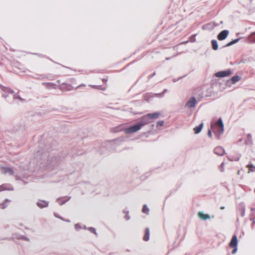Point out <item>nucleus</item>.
Listing matches in <instances>:
<instances>
[{
  "instance_id": "0e129e2a",
  "label": "nucleus",
  "mask_w": 255,
  "mask_h": 255,
  "mask_svg": "<svg viewBox=\"0 0 255 255\" xmlns=\"http://www.w3.org/2000/svg\"><path fill=\"white\" fill-rule=\"evenodd\" d=\"M16 244L18 245L19 244V243L18 242H17Z\"/></svg>"
},
{
  "instance_id": "9b49d317",
  "label": "nucleus",
  "mask_w": 255,
  "mask_h": 255,
  "mask_svg": "<svg viewBox=\"0 0 255 255\" xmlns=\"http://www.w3.org/2000/svg\"><path fill=\"white\" fill-rule=\"evenodd\" d=\"M213 152L219 156H223L225 153V150L222 146H218L214 149Z\"/></svg>"
},
{
  "instance_id": "e433bc0d",
  "label": "nucleus",
  "mask_w": 255,
  "mask_h": 255,
  "mask_svg": "<svg viewBox=\"0 0 255 255\" xmlns=\"http://www.w3.org/2000/svg\"><path fill=\"white\" fill-rule=\"evenodd\" d=\"M54 215L56 218H59L62 220H64V219L63 217L60 216L57 213H55Z\"/></svg>"
},
{
  "instance_id": "393cba45",
  "label": "nucleus",
  "mask_w": 255,
  "mask_h": 255,
  "mask_svg": "<svg viewBox=\"0 0 255 255\" xmlns=\"http://www.w3.org/2000/svg\"><path fill=\"white\" fill-rule=\"evenodd\" d=\"M241 155L240 154V155H238L236 156H233V155H230L229 156L227 157L228 159L230 161H238L240 160V158H241Z\"/></svg>"
},
{
  "instance_id": "4c0bfd02",
  "label": "nucleus",
  "mask_w": 255,
  "mask_h": 255,
  "mask_svg": "<svg viewBox=\"0 0 255 255\" xmlns=\"http://www.w3.org/2000/svg\"><path fill=\"white\" fill-rule=\"evenodd\" d=\"M207 134H208L209 137H210L211 138L212 137V129H208Z\"/></svg>"
},
{
  "instance_id": "8fccbe9b",
  "label": "nucleus",
  "mask_w": 255,
  "mask_h": 255,
  "mask_svg": "<svg viewBox=\"0 0 255 255\" xmlns=\"http://www.w3.org/2000/svg\"><path fill=\"white\" fill-rule=\"evenodd\" d=\"M82 86H84V87H85V85H84V84L80 85V86H78V87L76 88V89H78L79 87H82Z\"/></svg>"
},
{
  "instance_id": "5701e85b",
  "label": "nucleus",
  "mask_w": 255,
  "mask_h": 255,
  "mask_svg": "<svg viewBox=\"0 0 255 255\" xmlns=\"http://www.w3.org/2000/svg\"><path fill=\"white\" fill-rule=\"evenodd\" d=\"M240 79L241 77L238 75H236L233 76L227 82H230L232 84H235L236 83L240 81Z\"/></svg>"
},
{
  "instance_id": "052dcab7",
  "label": "nucleus",
  "mask_w": 255,
  "mask_h": 255,
  "mask_svg": "<svg viewBox=\"0 0 255 255\" xmlns=\"http://www.w3.org/2000/svg\"><path fill=\"white\" fill-rule=\"evenodd\" d=\"M82 153H77V155H82Z\"/></svg>"
},
{
  "instance_id": "2f4dec72",
  "label": "nucleus",
  "mask_w": 255,
  "mask_h": 255,
  "mask_svg": "<svg viewBox=\"0 0 255 255\" xmlns=\"http://www.w3.org/2000/svg\"><path fill=\"white\" fill-rule=\"evenodd\" d=\"M164 121H159L156 123V127L157 128H158L159 127H162L164 125Z\"/></svg>"
},
{
  "instance_id": "f8f14e48",
  "label": "nucleus",
  "mask_w": 255,
  "mask_h": 255,
  "mask_svg": "<svg viewBox=\"0 0 255 255\" xmlns=\"http://www.w3.org/2000/svg\"><path fill=\"white\" fill-rule=\"evenodd\" d=\"M36 205L39 208L43 209L49 206V202L44 200L38 199L36 202Z\"/></svg>"
},
{
  "instance_id": "e2e57ef3",
  "label": "nucleus",
  "mask_w": 255,
  "mask_h": 255,
  "mask_svg": "<svg viewBox=\"0 0 255 255\" xmlns=\"http://www.w3.org/2000/svg\"><path fill=\"white\" fill-rule=\"evenodd\" d=\"M220 23H221V24H222V23H223V21H221L220 22Z\"/></svg>"
},
{
  "instance_id": "49530a36",
  "label": "nucleus",
  "mask_w": 255,
  "mask_h": 255,
  "mask_svg": "<svg viewBox=\"0 0 255 255\" xmlns=\"http://www.w3.org/2000/svg\"><path fill=\"white\" fill-rule=\"evenodd\" d=\"M167 91V89H164V90L162 91V92H161V93L163 94V97L164 96V95H165V93H166Z\"/></svg>"
},
{
  "instance_id": "a211bd4d",
  "label": "nucleus",
  "mask_w": 255,
  "mask_h": 255,
  "mask_svg": "<svg viewBox=\"0 0 255 255\" xmlns=\"http://www.w3.org/2000/svg\"><path fill=\"white\" fill-rule=\"evenodd\" d=\"M1 171L3 174H8L9 175H12L14 173L13 171L8 167H2L1 168Z\"/></svg>"
},
{
  "instance_id": "4d7b16f0",
  "label": "nucleus",
  "mask_w": 255,
  "mask_h": 255,
  "mask_svg": "<svg viewBox=\"0 0 255 255\" xmlns=\"http://www.w3.org/2000/svg\"><path fill=\"white\" fill-rule=\"evenodd\" d=\"M16 178H17V180L20 179V177L19 176H18L17 175Z\"/></svg>"
},
{
  "instance_id": "c85d7f7f",
  "label": "nucleus",
  "mask_w": 255,
  "mask_h": 255,
  "mask_svg": "<svg viewBox=\"0 0 255 255\" xmlns=\"http://www.w3.org/2000/svg\"><path fill=\"white\" fill-rule=\"evenodd\" d=\"M88 230H89L91 233H94L96 236L97 235L96 229L94 227H88Z\"/></svg>"
},
{
  "instance_id": "b1692460",
  "label": "nucleus",
  "mask_w": 255,
  "mask_h": 255,
  "mask_svg": "<svg viewBox=\"0 0 255 255\" xmlns=\"http://www.w3.org/2000/svg\"><path fill=\"white\" fill-rule=\"evenodd\" d=\"M212 44V47L213 50H217L219 48L218 43L217 40L213 39L211 41Z\"/></svg>"
},
{
  "instance_id": "680f3d73",
  "label": "nucleus",
  "mask_w": 255,
  "mask_h": 255,
  "mask_svg": "<svg viewBox=\"0 0 255 255\" xmlns=\"http://www.w3.org/2000/svg\"><path fill=\"white\" fill-rule=\"evenodd\" d=\"M224 208H225L224 207H221V209H224Z\"/></svg>"
},
{
  "instance_id": "a18cd8bd",
  "label": "nucleus",
  "mask_w": 255,
  "mask_h": 255,
  "mask_svg": "<svg viewBox=\"0 0 255 255\" xmlns=\"http://www.w3.org/2000/svg\"><path fill=\"white\" fill-rule=\"evenodd\" d=\"M247 138L252 139V134L251 133H249L247 134Z\"/></svg>"
},
{
  "instance_id": "72a5a7b5",
  "label": "nucleus",
  "mask_w": 255,
  "mask_h": 255,
  "mask_svg": "<svg viewBox=\"0 0 255 255\" xmlns=\"http://www.w3.org/2000/svg\"><path fill=\"white\" fill-rule=\"evenodd\" d=\"M17 100H19L20 101H21V102H25L26 101L25 99H24L22 98H21L18 95V93H17Z\"/></svg>"
},
{
  "instance_id": "2eb2a0df",
  "label": "nucleus",
  "mask_w": 255,
  "mask_h": 255,
  "mask_svg": "<svg viewBox=\"0 0 255 255\" xmlns=\"http://www.w3.org/2000/svg\"><path fill=\"white\" fill-rule=\"evenodd\" d=\"M238 209L240 212V215L243 217L245 214L246 207L244 203H240L238 206Z\"/></svg>"
},
{
  "instance_id": "603ef678",
  "label": "nucleus",
  "mask_w": 255,
  "mask_h": 255,
  "mask_svg": "<svg viewBox=\"0 0 255 255\" xmlns=\"http://www.w3.org/2000/svg\"><path fill=\"white\" fill-rule=\"evenodd\" d=\"M103 81L104 83H106V82L108 81V79H103Z\"/></svg>"
},
{
  "instance_id": "f03ea898",
  "label": "nucleus",
  "mask_w": 255,
  "mask_h": 255,
  "mask_svg": "<svg viewBox=\"0 0 255 255\" xmlns=\"http://www.w3.org/2000/svg\"><path fill=\"white\" fill-rule=\"evenodd\" d=\"M119 140V138L107 140L103 142L99 147L98 152L101 154H107L108 152L114 150L116 148V142Z\"/></svg>"
},
{
  "instance_id": "de8ad7c7",
  "label": "nucleus",
  "mask_w": 255,
  "mask_h": 255,
  "mask_svg": "<svg viewBox=\"0 0 255 255\" xmlns=\"http://www.w3.org/2000/svg\"><path fill=\"white\" fill-rule=\"evenodd\" d=\"M150 126H151V128H150V129L148 130V131H147L148 132L151 131V130L153 128V127L154 126V124H152Z\"/></svg>"
},
{
  "instance_id": "864d4df0",
  "label": "nucleus",
  "mask_w": 255,
  "mask_h": 255,
  "mask_svg": "<svg viewBox=\"0 0 255 255\" xmlns=\"http://www.w3.org/2000/svg\"><path fill=\"white\" fill-rule=\"evenodd\" d=\"M177 189L174 190L173 193H175L177 191ZM172 193V191H171L170 195H171Z\"/></svg>"
},
{
  "instance_id": "13d9d810",
  "label": "nucleus",
  "mask_w": 255,
  "mask_h": 255,
  "mask_svg": "<svg viewBox=\"0 0 255 255\" xmlns=\"http://www.w3.org/2000/svg\"><path fill=\"white\" fill-rule=\"evenodd\" d=\"M39 55V56H41L42 57H45V56L43 55L42 54H40V55Z\"/></svg>"
},
{
  "instance_id": "6ab92c4d",
  "label": "nucleus",
  "mask_w": 255,
  "mask_h": 255,
  "mask_svg": "<svg viewBox=\"0 0 255 255\" xmlns=\"http://www.w3.org/2000/svg\"><path fill=\"white\" fill-rule=\"evenodd\" d=\"M204 127V123L202 122L200 123L198 126L195 127L193 130L195 134L199 133Z\"/></svg>"
},
{
  "instance_id": "f257e3e1",
  "label": "nucleus",
  "mask_w": 255,
  "mask_h": 255,
  "mask_svg": "<svg viewBox=\"0 0 255 255\" xmlns=\"http://www.w3.org/2000/svg\"><path fill=\"white\" fill-rule=\"evenodd\" d=\"M39 148L40 149L38 150L35 154V158L37 159V161L40 164L44 163V164H48L49 163H52V160L54 158L55 159H57L56 156H52V155L55 153L52 152L56 149L55 145L56 141L55 140H52L51 141L46 143L44 145L42 142H39Z\"/></svg>"
},
{
  "instance_id": "412c9836",
  "label": "nucleus",
  "mask_w": 255,
  "mask_h": 255,
  "mask_svg": "<svg viewBox=\"0 0 255 255\" xmlns=\"http://www.w3.org/2000/svg\"><path fill=\"white\" fill-rule=\"evenodd\" d=\"M13 190L12 187L11 185L6 184H3L0 186V192L4 191V190Z\"/></svg>"
},
{
  "instance_id": "bf43d9fd",
  "label": "nucleus",
  "mask_w": 255,
  "mask_h": 255,
  "mask_svg": "<svg viewBox=\"0 0 255 255\" xmlns=\"http://www.w3.org/2000/svg\"><path fill=\"white\" fill-rule=\"evenodd\" d=\"M171 58V57H167L166 58V60H168Z\"/></svg>"
},
{
  "instance_id": "c03bdc74",
  "label": "nucleus",
  "mask_w": 255,
  "mask_h": 255,
  "mask_svg": "<svg viewBox=\"0 0 255 255\" xmlns=\"http://www.w3.org/2000/svg\"><path fill=\"white\" fill-rule=\"evenodd\" d=\"M185 76H186V75H185L184 76H182V77H180L178 78L177 79H174L173 80V82H176L177 81H178L179 80H180V79H182V78L184 77Z\"/></svg>"
},
{
  "instance_id": "ddd939ff",
  "label": "nucleus",
  "mask_w": 255,
  "mask_h": 255,
  "mask_svg": "<svg viewBox=\"0 0 255 255\" xmlns=\"http://www.w3.org/2000/svg\"><path fill=\"white\" fill-rule=\"evenodd\" d=\"M238 238L236 235H234L231 239V240L229 243V247L232 248L233 247H238Z\"/></svg>"
},
{
  "instance_id": "58836bf2",
  "label": "nucleus",
  "mask_w": 255,
  "mask_h": 255,
  "mask_svg": "<svg viewBox=\"0 0 255 255\" xmlns=\"http://www.w3.org/2000/svg\"><path fill=\"white\" fill-rule=\"evenodd\" d=\"M156 75V72H154L152 75H149L147 77V80L149 81L150 79H151L152 77H153Z\"/></svg>"
},
{
  "instance_id": "ea45409f",
  "label": "nucleus",
  "mask_w": 255,
  "mask_h": 255,
  "mask_svg": "<svg viewBox=\"0 0 255 255\" xmlns=\"http://www.w3.org/2000/svg\"><path fill=\"white\" fill-rule=\"evenodd\" d=\"M210 25H211V23H207L206 24L203 25L202 28L204 29H208V26Z\"/></svg>"
},
{
  "instance_id": "6e6552de",
  "label": "nucleus",
  "mask_w": 255,
  "mask_h": 255,
  "mask_svg": "<svg viewBox=\"0 0 255 255\" xmlns=\"http://www.w3.org/2000/svg\"><path fill=\"white\" fill-rule=\"evenodd\" d=\"M229 34V31L227 29H225L219 33L217 35V39L220 41H222L226 39Z\"/></svg>"
},
{
  "instance_id": "0eeeda50",
  "label": "nucleus",
  "mask_w": 255,
  "mask_h": 255,
  "mask_svg": "<svg viewBox=\"0 0 255 255\" xmlns=\"http://www.w3.org/2000/svg\"><path fill=\"white\" fill-rule=\"evenodd\" d=\"M232 74V71L231 69H228L225 70L220 71L216 72L215 76L218 78H223L229 76Z\"/></svg>"
},
{
  "instance_id": "7c9ffc66",
  "label": "nucleus",
  "mask_w": 255,
  "mask_h": 255,
  "mask_svg": "<svg viewBox=\"0 0 255 255\" xmlns=\"http://www.w3.org/2000/svg\"><path fill=\"white\" fill-rule=\"evenodd\" d=\"M75 229L76 231H79L80 229H82L81 225L80 223H77L75 225Z\"/></svg>"
},
{
  "instance_id": "aec40b11",
  "label": "nucleus",
  "mask_w": 255,
  "mask_h": 255,
  "mask_svg": "<svg viewBox=\"0 0 255 255\" xmlns=\"http://www.w3.org/2000/svg\"><path fill=\"white\" fill-rule=\"evenodd\" d=\"M150 237V232L149 229L148 228H146L144 231V235L143 237V241L147 242L149 241Z\"/></svg>"
},
{
  "instance_id": "f704fd0d",
  "label": "nucleus",
  "mask_w": 255,
  "mask_h": 255,
  "mask_svg": "<svg viewBox=\"0 0 255 255\" xmlns=\"http://www.w3.org/2000/svg\"><path fill=\"white\" fill-rule=\"evenodd\" d=\"M232 248L233 249V250H232L231 253L232 254H233V255L237 253V251H238V247H233Z\"/></svg>"
},
{
  "instance_id": "423d86ee",
  "label": "nucleus",
  "mask_w": 255,
  "mask_h": 255,
  "mask_svg": "<svg viewBox=\"0 0 255 255\" xmlns=\"http://www.w3.org/2000/svg\"><path fill=\"white\" fill-rule=\"evenodd\" d=\"M144 100L148 102H150L151 99L154 97L162 98L163 97V94L160 93H147L143 96Z\"/></svg>"
},
{
  "instance_id": "3c124183",
  "label": "nucleus",
  "mask_w": 255,
  "mask_h": 255,
  "mask_svg": "<svg viewBox=\"0 0 255 255\" xmlns=\"http://www.w3.org/2000/svg\"><path fill=\"white\" fill-rule=\"evenodd\" d=\"M82 229H84L85 230H88V228L85 225H84L83 227H82Z\"/></svg>"
},
{
  "instance_id": "1a4fd4ad",
  "label": "nucleus",
  "mask_w": 255,
  "mask_h": 255,
  "mask_svg": "<svg viewBox=\"0 0 255 255\" xmlns=\"http://www.w3.org/2000/svg\"><path fill=\"white\" fill-rule=\"evenodd\" d=\"M197 103L196 99L195 97H191L189 100L185 104L186 107H188L190 108H194Z\"/></svg>"
},
{
  "instance_id": "69168bd1",
  "label": "nucleus",
  "mask_w": 255,
  "mask_h": 255,
  "mask_svg": "<svg viewBox=\"0 0 255 255\" xmlns=\"http://www.w3.org/2000/svg\"><path fill=\"white\" fill-rule=\"evenodd\" d=\"M188 41H186V42H185V43H187Z\"/></svg>"
},
{
  "instance_id": "09e8293b",
  "label": "nucleus",
  "mask_w": 255,
  "mask_h": 255,
  "mask_svg": "<svg viewBox=\"0 0 255 255\" xmlns=\"http://www.w3.org/2000/svg\"><path fill=\"white\" fill-rule=\"evenodd\" d=\"M123 213H125L126 214H128L129 211H128V210H123Z\"/></svg>"
},
{
  "instance_id": "bb28decb",
  "label": "nucleus",
  "mask_w": 255,
  "mask_h": 255,
  "mask_svg": "<svg viewBox=\"0 0 255 255\" xmlns=\"http://www.w3.org/2000/svg\"><path fill=\"white\" fill-rule=\"evenodd\" d=\"M247 167L249 168L250 172H254L255 171V165L251 162L249 163Z\"/></svg>"
},
{
  "instance_id": "37998d69",
  "label": "nucleus",
  "mask_w": 255,
  "mask_h": 255,
  "mask_svg": "<svg viewBox=\"0 0 255 255\" xmlns=\"http://www.w3.org/2000/svg\"><path fill=\"white\" fill-rule=\"evenodd\" d=\"M250 220L251 221H252V225H251V227L252 229H253L254 228V224H255V219H253V218H250Z\"/></svg>"
},
{
  "instance_id": "c756f323",
  "label": "nucleus",
  "mask_w": 255,
  "mask_h": 255,
  "mask_svg": "<svg viewBox=\"0 0 255 255\" xmlns=\"http://www.w3.org/2000/svg\"><path fill=\"white\" fill-rule=\"evenodd\" d=\"M245 143L246 145H252L253 144L252 139H248V138H247L245 141Z\"/></svg>"
},
{
  "instance_id": "39448f33",
  "label": "nucleus",
  "mask_w": 255,
  "mask_h": 255,
  "mask_svg": "<svg viewBox=\"0 0 255 255\" xmlns=\"http://www.w3.org/2000/svg\"><path fill=\"white\" fill-rule=\"evenodd\" d=\"M160 115V113L158 112L148 113L144 116H143L140 118L145 125L151 123L154 119H156L159 118Z\"/></svg>"
},
{
  "instance_id": "a19ab883",
  "label": "nucleus",
  "mask_w": 255,
  "mask_h": 255,
  "mask_svg": "<svg viewBox=\"0 0 255 255\" xmlns=\"http://www.w3.org/2000/svg\"><path fill=\"white\" fill-rule=\"evenodd\" d=\"M102 86H98V85H92V87L94 89H102L101 87Z\"/></svg>"
},
{
  "instance_id": "6e6d98bb",
  "label": "nucleus",
  "mask_w": 255,
  "mask_h": 255,
  "mask_svg": "<svg viewBox=\"0 0 255 255\" xmlns=\"http://www.w3.org/2000/svg\"><path fill=\"white\" fill-rule=\"evenodd\" d=\"M251 210L253 212L255 211V208H251Z\"/></svg>"
},
{
  "instance_id": "4468645a",
  "label": "nucleus",
  "mask_w": 255,
  "mask_h": 255,
  "mask_svg": "<svg viewBox=\"0 0 255 255\" xmlns=\"http://www.w3.org/2000/svg\"><path fill=\"white\" fill-rule=\"evenodd\" d=\"M245 42L249 44L255 43V31L252 32L247 38L245 39Z\"/></svg>"
},
{
  "instance_id": "5fc2aeb1",
  "label": "nucleus",
  "mask_w": 255,
  "mask_h": 255,
  "mask_svg": "<svg viewBox=\"0 0 255 255\" xmlns=\"http://www.w3.org/2000/svg\"><path fill=\"white\" fill-rule=\"evenodd\" d=\"M64 221H66L67 222H68V223L70 222V220L69 219H67V220L64 219Z\"/></svg>"
},
{
  "instance_id": "9d476101",
  "label": "nucleus",
  "mask_w": 255,
  "mask_h": 255,
  "mask_svg": "<svg viewBox=\"0 0 255 255\" xmlns=\"http://www.w3.org/2000/svg\"><path fill=\"white\" fill-rule=\"evenodd\" d=\"M70 199H71L70 196H63V197H59L57 199L56 202L60 206H62V205H64V204H65L67 202L69 201L70 200Z\"/></svg>"
},
{
  "instance_id": "a878e982",
  "label": "nucleus",
  "mask_w": 255,
  "mask_h": 255,
  "mask_svg": "<svg viewBox=\"0 0 255 255\" xmlns=\"http://www.w3.org/2000/svg\"><path fill=\"white\" fill-rule=\"evenodd\" d=\"M17 240H20L26 242H29V239L25 236L17 233Z\"/></svg>"
},
{
  "instance_id": "7ed1b4c3",
  "label": "nucleus",
  "mask_w": 255,
  "mask_h": 255,
  "mask_svg": "<svg viewBox=\"0 0 255 255\" xmlns=\"http://www.w3.org/2000/svg\"><path fill=\"white\" fill-rule=\"evenodd\" d=\"M224 125L222 119L220 117L216 123V128L214 131L216 138L218 140L221 138V135L224 133Z\"/></svg>"
},
{
  "instance_id": "c9c22d12",
  "label": "nucleus",
  "mask_w": 255,
  "mask_h": 255,
  "mask_svg": "<svg viewBox=\"0 0 255 255\" xmlns=\"http://www.w3.org/2000/svg\"><path fill=\"white\" fill-rule=\"evenodd\" d=\"M62 85H65V88H66L68 89V90H71V89H70V87H71V85L67 84H65V83H63Z\"/></svg>"
},
{
  "instance_id": "79ce46f5",
  "label": "nucleus",
  "mask_w": 255,
  "mask_h": 255,
  "mask_svg": "<svg viewBox=\"0 0 255 255\" xmlns=\"http://www.w3.org/2000/svg\"><path fill=\"white\" fill-rule=\"evenodd\" d=\"M124 218L126 220L128 221L130 219V217L128 215V214H126V215L124 217Z\"/></svg>"
},
{
  "instance_id": "f3484780",
  "label": "nucleus",
  "mask_w": 255,
  "mask_h": 255,
  "mask_svg": "<svg viewBox=\"0 0 255 255\" xmlns=\"http://www.w3.org/2000/svg\"><path fill=\"white\" fill-rule=\"evenodd\" d=\"M199 217L202 220L205 221L210 219V216L208 214H204L203 212L198 213Z\"/></svg>"
},
{
  "instance_id": "cd10ccee",
  "label": "nucleus",
  "mask_w": 255,
  "mask_h": 255,
  "mask_svg": "<svg viewBox=\"0 0 255 255\" xmlns=\"http://www.w3.org/2000/svg\"><path fill=\"white\" fill-rule=\"evenodd\" d=\"M142 212L145 214H149V209L146 204L143 205L142 209Z\"/></svg>"
},
{
  "instance_id": "4be33fe9",
  "label": "nucleus",
  "mask_w": 255,
  "mask_h": 255,
  "mask_svg": "<svg viewBox=\"0 0 255 255\" xmlns=\"http://www.w3.org/2000/svg\"><path fill=\"white\" fill-rule=\"evenodd\" d=\"M241 38L242 37H240L235 39H233L232 41H231L230 42H228L227 44L223 46L222 48L231 46L232 45L238 43Z\"/></svg>"
},
{
  "instance_id": "473e14b6",
  "label": "nucleus",
  "mask_w": 255,
  "mask_h": 255,
  "mask_svg": "<svg viewBox=\"0 0 255 255\" xmlns=\"http://www.w3.org/2000/svg\"><path fill=\"white\" fill-rule=\"evenodd\" d=\"M224 163L222 162L221 164L219 166V170L221 172H224Z\"/></svg>"
},
{
  "instance_id": "dca6fc26",
  "label": "nucleus",
  "mask_w": 255,
  "mask_h": 255,
  "mask_svg": "<svg viewBox=\"0 0 255 255\" xmlns=\"http://www.w3.org/2000/svg\"><path fill=\"white\" fill-rule=\"evenodd\" d=\"M43 85H45V86L48 89H56L58 86L52 82H45L42 83Z\"/></svg>"
},
{
  "instance_id": "20e7f679",
  "label": "nucleus",
  "mask_w": 255,
  "mask_h": 255,
  "mask_svg": "<svg viewBox=\"0 0 255 255\" xmlns=\"http://www.w3.org/2000/svg\"><path fill=\"white\" fill-rule=\"evenodd\" d=\"M144 126H145V125L140 118L139 121L136 123L126 128L125 129V132L127 133H134L140 129Z\"/></svg>"
}]
</instances>
